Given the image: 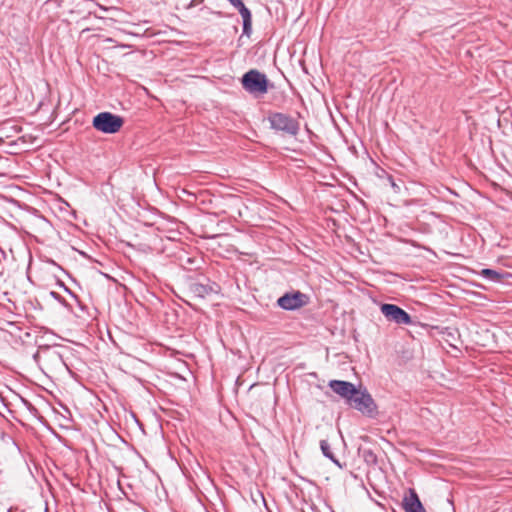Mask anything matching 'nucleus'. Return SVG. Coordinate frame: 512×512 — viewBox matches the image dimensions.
Instances as JSON below:
<instances>
[{
	"label": "nucleus",
	"mask_w": 512,
	"mask_h": 512,
	"mask_svg": "<svg viewBox=\"0 0 512 512\" xmlns=\"http://www.w3.org/2000/svg\"><path fill=\"white\" fill-rule=\"evenodd\" d=\"M124 124V119L121 116L112 114L110 112H101L97 114L92 121L93 127L105 134H114L120 131Z\"/></svg>",
	"instance_id": "f257e3e1"
},
{
	"label": "nucleus",
	"mask_w": 512,
	"mask_h": 512,
	"mask_svg": "<svg viewBox=\"0 0 512 512\" xmlns=\"http://www.w3.org/2000/svg\"><path fill=\"white\" fill-rule=\"evenodd\" d=\"M242 85L245 90L252 94H264L268 89L266 76L254 69L244 74L242 78Z\"/></svg>",
	"instance_id": "f03ea898"
},
{
	"label": "nucleus",
	"mask_w": 512,
	"mask_h": 512,
	"mask_svg": "<svg viewBox=\"0 0 512 512\" xmlns=\"http://www.w3.org/2000/svg\"><path fill=\"white\" fill-rule=\"evenodd\" d=\"M349 405L367 415H372L376 411V404L371 395L366 391L356 389L355 394L349 400Z\"/></svg>",
	"instance_id": "7ed1b4c3"
},
{
	"label": "nucleus",
	"mask_w": 512,
	"mask_h": 512,
	"mask_svg": "<svg viewBox=\"0 0 512 512\" xmlns=\"http://www.w3.org/2000/svg\"><path fill=\"white\" fill-rule=\"evenodd\" d=\"M271 127L286 132L291 135H296L299 130L298 122L292 117L283 113H273L269 117Z\"/></svg>",
	"instance_id": "20e7f679"
},
{
	"label": "nucleus",
	"mask_w": 512,
	"mask_h": 512,
	"mask_svg": "<svg viewBox=\"0 0 512 512\" xmlns=\"http://www.w3.org/2000/svg\"><path fill=\"white\" fill-rule=\"evenodd\" d=\"M381 313L387 320L397 324L409 325L412 323L411 316L402 308L394 304H382L380 307Z\"/></svg>",
	"instance_id": "39448f33"
},
{
	"label": "nucleus",
	"mask_w": 512,
	"mask_h": 512,
	"mask_svg": "<svg viewBox=\"0 0 512 512\" xmlns=\"http://www.w3.org/2000/svg\"><path fill=\"white\" fill-rule=\"evenodd\" d=\"M307 302L308 297L299 291L287 293L278 299V305L285 310L299 309Z\"/></svg>",
	"instance_id": "423d86ee"
},
{
	"label": "nucleus",
	"mask_w": 512,
	"mask_h": 512,
	"mask_svg": "<svg viewBox=\"0 0 512 512\" xmlns=\"http://www.w3.org/2000/svg\"><path fill=\"white\" fill-rule=\"evenodd\" d=\"M329 387L341 397L347 399L348 401L351 399L353 394L356 392L355 386L347 381L340 380H331L329 382Z\"/></svg>",
	"instance_id": "0eeeda50"
},
{
	"label": "nucleus",
	"mask_w": 512,
	"mask_h": 512,
	"mask_svg": "<svg viewBox=\"0 0 512 512\" xmlns=\"http://www.w3.org/2000/svg\"><path fill=\"white\" fill-rule=\"evenodd\" d=\"M403 507L405 512H426L414 489H409V496L404 497Z\"/></svg>",
	"instance_id": "6e6552de"
},
{
	"label": "nucleus",
	"mask_w": 512,
	"mask_h": 512,
	"mask_svg": "<svg viewBox=\"0 0 512 512\" xmlns=\"http://www.w3.org/2000/svg\"><path fill=\"white\" fill-rule=\"evenodd\" d=\"M240 13L243 18V31L248 33L251 28V13L242 0H228Z\"/></svg>",
	"instance_id": "1a4fd4ad"
},
{
	"label": "nucleus",
	"mask_w": 512,
	"mask_h": 512,
	"mask_svg": "<svg viewBox=\"0 0 512 512\" xmlns=\"http://www.w3.org/2000/svg\"><path fill=\"white\" fill-rule=\"evenodd\" d=\"M320 447H321V450H322L323 454L326 457L330 458L331 460H333L335 463L338 464V461L334 458V455H333V453H332V451L330 449V445H329V443L326 440H322L320 442Z\"/></svg>",
	"instance_id": "9d476101"
},
{
	"label": "nucleus",
	"mask_w": 512,
	"mask_h": 512,
	"mask_svg": "<svg viewBox=\"0 0 512 512\" xmlns=\"http://www.w3.org/2000/svg\"><path fill=\"white\" fill-rule=\"evenodd\" d=\"M481 274L488 278V279H491L492 281H499L501 279V275L496 272L495 270H492V269H483L481 271Z\"/></svg>",
	"instance_id": "9b49d317"
}]
</instances>
